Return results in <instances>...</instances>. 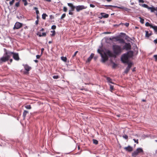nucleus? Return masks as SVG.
I'll list each match as a JSON object with an SVG mask.
<instances>
[{
  "mask_svg": "<svg viewBox=\"0 0 157 157\" xmlns=\"http://www.w3.org/2000/svg\"><path fill=\"white\" fill-rule=\"evenodd\" d=\"M113 49L114 54L109 51H108L106 52L107 55L110 57H116V56L120 54L122 50L121 46L116 45L113 46Z\"/></svg>",
  "mask_w": 157,
  "mask_h": 157,
  "instance_id": "nucleus-1",
  "label": "nucleus"
},
{
  "mask_svg": "<svg viewBox=\"0 0 157 157\" xmlns=\"http://www.w3.org/2000/svg\"><path fill=\"white\" fill-rule=\"evenodd\" d=\"M5 54L4 56L1 57L0 59V64L3 62H5L8 61L10 59V53H9V51L7 50L6 48L4 49Z\"/></svg>",
  "mask_w": 157,
  "mask_h": 157,
  "instance_id": "nucleus-2",
  "label": "nucleus"
},
{
  "mask_svg": "<svg viewBox=\"0 0 157 157\" xmlns=\"http://www.w3.org/2000/svg\"><path fill=\"white\" fill-rule=\"evenodd\" d=\"M144 152V151L142 148H138L132 153V156L133 157H136L139 154H143Z\"/></svg>",
  "mask_w": 157,
  "mask_h": 157,
  "instance_id": "nucleus-3",
  "label": "nucleus"
},
{
  "mask_svg": "<svg viewBox=\"0 0 157 157\" xmlns=\"http://www.w3.org/2000/svg\"><path fill=\"white\" fill-rule=\"evenodd\" d=\"M129 58L128 53L124 54L121 57V60L124 63H128Z\"/></svg>",
  "mask_w": 157,
  "mask_h": 157,
  "instance_id": "nucleus-4",
  "label": "nucleus"
},
{
  "mask_svg": "<svg viewBox=\"0 0 157 157\" xmlns=\"http://www.w3.org/2000/svg\"><path fill=\"white\" fill-rule=\"evenodd\" d=\"M9 53H10V58L12 55H13V59L16 60L18 61L19 60L20 58L18 53H14L13 52L9 51Z\"/></svg>",
  "mask_w": 157,
  "mask_h": 157,
  "instance_id": "nucleus-5",
  "label": "nucleus"
},
{
  "mask_svg": "<svg viewBox=\"0 0 157 157\" xmlns=\"http://www.w3.org/2000/svg\"><path fill=\"white\" fill-rule=\"evenodd\" d=\"M87 7L85 6L84 5H78V6H76V10L77 12H79L81 10H83L86 9Z\"/></svg>",
  "mask_w": 157,
  "mask_h": 157,
  "instance_id": "nucleus-6",
  "label": "nucleus"
},
{
  "mask_svg": "<svg viewBox=\"0 0 157 157\" xmlns=\"http://www.w3.org/2000/svg\"><path fill=\"white\" fill-rule=\"evenodd\" d=\"M105 7H113L114 8H120V9H121L123 10H124L126 11H128V10H129V9H128L127 8H126L124 7V6H122L121 7H118V6H112V5H105Z\"/></svg>",
  "mask_w": 157,
  "mask_h": 157,
  "instance_id": "nucleus-7",
  "label": "nucleus"
},
{
  "mask_svg": "<svg viewBox=\"0 0 157 157\" xmlns=\"http://www.w3.org/2000/svg\"><path fill=\"white\" fill-rule=\"evenodd\" d=\"M23 25L22 23L17 22L15 23V24L13 28V29H19L21 28Z\"/></svg>",
  "mask_w": 157,
  "mask_h": 157,
  "instance_id": "nucleus-8",
  "label": "nucleus"
},
{
  "mask_svg": "<svg viewBox=\"0 0 157 157\" xmlns=\"http://www.w3.org/2000/svg\"><path fill=\"white\" fill-rule=\"evenodd\" d=\"M101 57L102 58V61L103 62H105L108 59V57L107 55L105 54L103 55L102 54H101Z\"/></svg>",
  "mask_w": 157,
  "mask_h": 157,
  "instance_id": "nucleus-9",
  "label": "nucleus"
},
{
  "mask_svg": "<svg viewBox=\"0 0 157 157\" xmlns=\"http://www.w3.org/2000/svg\"><path fill=\"white\" fill-rule=\"evenodd\" d=\"M128 63V66L126 69V70L124 71L125 73L126 74H127L130 70V69L131 68L132 65V63Z\"/></svg>",
  "mask_w": 157,
  "mask_h": 157,
  "instance_id": "nucleus-10",
  "label": "nucleus"
},
{
  "mask_svg": "<svg viewBox=\"0 0 157 157\" xmlns=\"http://www.w3.org/2000/svg\"><path fill=\"white\" fill-rule=\"evenodd\" d=\"M124 149L126 151L128 152H131L133 150V148L130 146H128V147H125Z\"/></svg>",
  "mask_w": 157,
  "mask_h": 157,
  "instance_id": "nucleus-11",
  "label": "nucleus"
},
{
  "mask_svg": "<svg viewBox=\"0 0 157 157\" xmlns=\"http://www.w3.org/2000/svg\"><path fill=\"white\" fill-rule=\"evenodd\" d=\"M124 48L127 50H129L131 49V45L130 43H126L124 46Z\"/></svg>",
  "mask_w": 157,
  "mask_h": 157,
  "instance_id": "nucleus-12",
  "label": "nucleus"
},
{
  "mask_svg": "<svg viewBox=\"0 0 157 157\" xmlns=\"http://www.w3.org/2000/svg\"><path fill=\"white\" fill-rule=\"evenodd\" d=\"M25 70L27 71H29L31 69V67L29 66L28 64L23 65Z\"/></svg>",
  "mask_w": 157,
  "mask_h": 157,
  "instance_id": "nucleus-13",
  "label": "nucleus"
},
{
  "mask_svg": "<svg viewBox=\"0 0 157 157\" xmlns=\"http://www.w3.org/2000/svg\"><path fill=\"white\" fill-rule=\"evenodd\" d=\"M67 5L71 7V10L74 11L75 10V9H76V6H74L71 3H68Z\"/></svg>",
  "mask_w": 157,
  "mask_h": 157,
  "instance_id": "nucleus-14",
  "label": "nucleus"
},
{
  "mask_svg": "<svg viewBox=\"0 0 157 157\" xmlns=\"http://www.w3.org/2000/svg\"><path fill=\"white\" fill-rule=\"evenodd\" d=\"M101 17H100V18H102V17L105 18H107L109 17V15L108 14H106L105 13H101Z\"/></svg>",
  "mask_w": 157,
  "mask_h": 157,
  "instance_id": "nucleus-15",
  "label": "nucleus"
},
{
  "mask_svg": "<svg viewBox=\"0 0 157 157\" xmlns=\"http://www.w3.org/2000/svg\"><path fill=\"white\" fill-rule=\"evenodd\" d=\"M152 11L151 10V12H154L155 14V15L157 16V7L155 8V7H152Z\"/></svg>",
  "mask_w": 157,
  "mask_h": 157,
  "instance_id": "nucleus-16",
  "label": "nucleus"
},
{
  "mask_svg": "<svg viewBox=\"0 0 157 157\" xmlns=\"http://www.w3.org/2000/svg\"><path fill=\"white\" fill-rule=\"evenodd\" d=\"M141 6H142V7H143L144 8H147L148 9V10H151L152 11V7H149L147 5V4H143L141 5Z\"/></svg>",
  "mask_w": 157,
  "mask_h": 157,
  "instance_id": "nucleus-17",
  "label": "nucleus"
},
{
  "mask_svg": "<svg viewBox=\"0 0 157 157\" xmlns=\"http://www.w3.org/2000/svg\"><path fill=\"white\" fill-rule=\"evenodd\" d=\"M146 33L145 36L147 37H149L150 36L152 35V32H151L150 33H149L148 31H145Z\"/></svg>",
  "mask_w": 157,
  "mask_h": 157,
  "instance_id": "nucleus-18",
  "label": "nucleus"
},
{
  "mask_svg": "<svg viewBox=\"0 0 157 157\" xmlns=\"http://www.w3.org/2000/svg\"><path fill=\"white\" fill-rule=\"evenodd\" d=\"M106 78L108 82L111 83L113 84H114V83L112 82V79L110 77H106Z\"/></svg>",
  "mask_w": 157,
  "mask_h": 157,
  "instance_id": "nucleus-19",
  "label": "nucleus"
},
{
  "mask_svg": "<svg viewBox=\"0 0 157 157\" xmlns=\"http://www.w3.org/2000/svg\"><path fill=\"white\" fill-rule=\"evenodd\" d=\"M94 54L93 53H92L91 55H90V56L88 58L87 60V62H90L92 59L93 58V57L94 56Z\"/></svg>",
  "mask_w": 157,
  "mask_h": 157,
  "instance_id": "nucleus-20",
  "label": "nucleus"
},
{
  "mask_svg": "<svg viewBox=\"0 0 157 157\" xmlns=\"http://www.w3.org/2000/svg\"><path fill=\"white\" fill-rule=\"evenodd\" d=\"M37 35H38V36L39 37H41V36H46V33H42L41 34H40V33H38Z\"/></svg>",
  "mask_w": 157,
  "mask_h": 157,
  "instance_id": "nucleus-21",
  "label": "nucleus"
},
{
  "mask_svg": "<svg viewBox=\"0 0 157 157\" xmlns=\"http://www.w3.org/2000/svg\"><path fill=\"white\" fill-rule=\"evenodd\" d=\"M29 112L25 110L24 111L23 114V116L24 119H25V118L27 114Z\"/></svg>",
  "mask_w": 157,
  "mask_h": 157,
  "instance_id": "nucleus-22",
  "label": "nucleus"
},
{
  "mask_svg": "<svg viewBox=\"0 0 157 157\" xmlns=\"http://www.w3.org/2000/svg\"><path fill=\"white\" fill-rule=\"evenodd\" d=\"M117 41H119L121 43H124V40L123 39L118 38L116 39Z\"/></svg>",
  "mask_w": 157,
  "mask_h": 157,
  "instance_id": "nucleus-23",
  "label": "nucleus"
},
{
  "mask_svg": "<svg viewBox=\"0 0 157 157\" xmlns=\"http://www.w3.org/2000/svg\"><path fill=\"white\" fill-rule=\"evenodd\" d=\"M151 28L154 29L155 32L157 33V26L153 25Z\"/></svg>",
  "mask_w": 157,
  "mask_h": 157,
  "instance_id": "nucleus-24",
  "label": "nucleus"
},
{
  "mask_svg": "<svg viewBox=\"0 0 157 157\" xmlns=\"http://www.w3.org/2000/svg\"><path fill=\"white\" fill-rule=\"evenodd\" d=\"M61 59L64 62H67V58H66V57H64L63 56L61 57Z\"/></svg>",
  "mask_w": 157,
  "mask_h": 157,
  "instance_id": "nucleus-25",
  "label": "nucleus"
},
{
  "mask_svg": "<svg viewBox=\"0 0 157 157\" xmlns=\"http://www.w3.org/2000/svg\"><path fill=\"white\" fill-rule=\"evenodd\" d=\"M47 16H48V15L46 13H43L42 15V18L43 19L45 20Z\"/></svg>",
  "mask_w": 157,
  "mask_h": 157,
  "instance_id": "nucleus-26",
  "label": "nucleus"
},
{
  "mask_svg": "<svg viewBox=\"0 0 157 157\" xmlns=\"http://www.w3.org/2000/svg\"><path fill=\"white\" fill-rule=\"evenodd\" d=\"M120 25H125L126 26V27H128V26H129V23H121Z\"/></svg>",
  "mask_w": 157,
  "mask_h": 157,
  "instance_id": "nucleus-27",
  "label": "nucleus"
},
{
  "mask_svg": "<svg viewBox=\"0 0 157 157\" xmlns=\"http://www.w3.org/2000/svg\"><path fill=\"white\" fill-rule=\"evenodd\" d=\"M145 25L147 26H150L151 28H152V26L153 25L151 24H150L149 22H147L145 23Z\"/></svg>",
  "mask_w": 157,
  "mask_h": 157,
  "instance_id": "nucleus-28",
  "label": "nucleus"
},
{
  "mask_svg": "<svg viewBox=\"0 0 157 157\" xmlns=\"http://www.w3.org/2000/svg\"><path fill=\"white\" fill-rule=\"evenodd\" d=\"M34 9L36 10V14L37 15H38V14H39V11L38 10L37 8L36 7H34Z\"/></svg>",
  "mask_w": 157,
  "mask_h": 157,
  "instance_id": "nucleus-29",
  "label": "nucleus"
},
{
  "mask_svg": "<svg viewBox=\"0 0 157 157\" xmlns=\"http://www.w3.org/2000/svg\"><path fill=\"white\" fill-rule=\"evenodd\" d=\"M110 86V90L111 92H112L114 90L113 86L109 84Z\"/></svg>",
  "mask_w": 157,
  "mask_h": 157,
  "instance_id": "nucleus-30",
  "label": "nucleus"
},
{
  "mask_svg": "<svg viewBox=\"0 0 157 157\" xmlns=\"http://www.w3.org/2000/svg\"><path fill=\"white\" fill-rule=\"evenodd\" d=\"M51 33H52V34H51V36H55V33H56L55 31V30H53L52 31H51Z\"/></svg>",
  "mask_w": 157,
  "mask_h": 157,
  "instance_id": "nucleus-31",
  "label": "nucleus"
},
{
  "mask_svg": "<svg viewBox=\"0 0 157 157\" xmlns=\"http://www.w3.org/2000/svg\"><path fill=\"white\" fill-rule=\"evenodd\" d=\"M25 108L28 109H31V107L30 105H28L25 106Z\"/></svg>",
  "mask_w": 157,
  "mask_h": 157,
  "instance_id": "nucleus-32",
  "label": "nucleus"
},
{
  "mask_svg": "<svg viewBox=\"0 0 157 157\" xmlns=\"http://www.w3.org/2000/svg\"><path fill=\"white\" fill-rule=\"evenodd\" d=\"M23 2H24V5L26 6L28 4V2L26 0H22Z\"/></svg>",
  "mask_w": 157,
  "mask_h": 157,
  "instance_id": "nucleus-33",
  "label": "nucleus"
},
{
  "mask_svg": "<svg viewBox=\"0 0 157 157\" xmlns=\"http://www.w3.org/2000/svg\"><path fill=\"white\" fill-rule=\"evenodd\" d=\"M93 143L95 144H98V141L97 140L95 139L93 140Z\"/></svg>",
  "mask_w": 157,
  "mask_h": 157,
  "instance_id": "nucleus-34",
  "label": "nucleus"
},
{
  "mask_svg": "<svg viewBox=\"0 0 157 157\" xmlns=\"http://www.w3.org/2000/svg\"><path fill=\"white\" fill-rule=\"evenodd\" d=\"M14 0H12L11 1H10L9 2L10 5V6H12L14 2Z\"/></svg>",
  "mask_w": 157,
  "mask_h": 157,
  "instance_id": "nucleus-35",
  "label": "nucleus"
},
{
  "mask_svg": "<svg viewBox=\"0 0 157 157\" xmlns=\"http://www.w3.org/2000/svg\"><path fill=\"white\" fill-rule=\"evenodd\" d=\"M123 137L124 138L128 140V136L126 135H124L123 136Z\"/></svg>",
  "mask_w": 157,
  "mask_h": 157,
  "instance_id": "nucleus-36",
  "label": "nucleus"
},
{
  "mask_svg": "<svg viewBox=\"0 0 157 157\" xmlns=\"http://www.w3.org/2000/svg\"><path fill=\"white\" fill-rule=\"evenodd\" d=\"M66 16V14L64 13L62 14L61 17V19H62L64 18Z\"/></svg>",
  "mask_w": 157,
  "mask_h": 157,
  "instance_id": "nucleus-37",
  "label": "nucleus"
},
{
  "mask_svg": "<svg viewBox=\"0 0 157 157\" xmlns=\"http://www.w3.org/2000/svg\"><path fill=\"white\" fill-rule=\"evenodd\" d=\"M140 22L141 23L143 24L144 23V20L141 18V17H140Z\"/></svg>",
  "mask_w": 157,
  "mask_h": 157,
  "instance_id": "nucleus-38",
  "label": "nucleus"
},
{
  "mask_svg": "<svg viewBox=\"0 0 157 157\" xmlns=\"http://www.w3.org/2000/svg\"><path fill=\"white\" fill-rule=\"evenodd\" d=\"M53 78L54 79H58L59 78L58 75H54L53 76Z\"/></svg>",
  "mask_w": 157,
  "mask_h": 157,
  "instance_id": "nucleus-39",
  "label": "nucleus"
},
{
  "mask_svg": "<svg viewBox=\"0 0 157 157\" xmlns=\"http://www.w3.org/2000/svg\"><path fill=\"white\" fill-rule=\"evenodd\" d=\"M15 6L17 7H18L19 6H20V3L19 2H17V3H16L15 4Z\"/></svg>",
  "mask_w": 157,
  "mask_h": 157,
  "instance_id": "nucleus-40",
  "label": "nucleus"
},
{
  "mask_svg": "<svg viewBox=\"0 0 157 157\" xmlns=\"http://www.w3.org/2000/svg\"><path fill=\"white\" fill-rule=\"evenodd\" d=\"M67 9L66 7H64L63 8V10L65 12H66L67 11Z\"/></svg>",
  "mask_w": 157,
  "mask_h": 157,
  "instance_id": "nucleus-41",
  "label": "nucleus"
},
{
  "mask_svg": "<svg viewBox=\"0 0 157 157\" xmlns=\"http://www.w3.org/2000/svg\"><path fill=\"white\" fill-rule=\"evenodd\" d=\"M51 28L53 29H55L56 28V26L55 25H53L52 26Z\"/></svg>",
  "mask_w": 157,
  "mask_h": 157,
  "instance_id": "nucleus-42",
  "label": "nucleus"
},
{
  "mask_svg": "<svg viewBox=\"0 0 157 157\" xmlns=\"http://www.w3.org/2000/svg\"><path fill=\"white\" fill-rule=\"evenodd\" d=\"M133 140L134 141L135 143H136L137 144H138L139 143L138 140V139L136 140L135 139H134Z\"/></svg>",
  "mask_w": 157,
  "mask_h": 157,
  "instance_id": "nucleus-43",
  "label": "nucleus"
},
{
  "mask_svg": "<svg viewBox=\"0 0 157 157\" xmlns=\"http://www.w3.org/2000/svg\"><path fill=\"white\" fill-rule=\"evenodd\" d=\"M78 52V51H77L75 52L74 54V55L73 56H72L73 58H74V57L76 56V55L77 54Z\"/></svg>",
  "mask_w": 157,
  "mask_h": 157,
  "instance_id": "nucleus-44",
  "label": "nucleus"
},
{
  "mask_svg": "<svg viewBox=\"0 0 157 157\" xmlns=\"http://www.w3.org/2000/svg\"><path fill=\"white\" fill-rule=\"evenodd\" d=\"M42 55L41 54V55H37L36 56V58L37 59H39L40 57Z\"/></svg>",
  "mask_w": 157,
  "mask_h": 157,
  "instance_id": "nucleus-45",
  "label": "nucleus"
},
{
  "mask_svg": "<svg viewBox=\"0 0 157 157\" xmlns=\"http://www.w3.org/2000/svg\"><path fill=\"white\" fill-rule=\"evenodd\" d=\"M73 11L71 10H69V14L70 15H72L73 14V13L72 12Z\"/></svg>",
  "mask_w": 157,
  "mask_h": 157,
  "instance_id": "nucleus-46",
  "label": "nucleus"
},
{
  "mask_svg": "<svg viewBox=\"0 0 157 157\" xmlns=\"http://www.w3.org/2000/svg\"><path fill=\"white\" fill-rule=\"evenodd\" d=\"M117 66V65L115 64V63H113V68H115L116 66Z\"/></svg>",
  "mask_w": 157,
  "mask_h": 157,
  "instance_id": "nucleus-47",
  "label": "nucleus"
},
{
  "mask_svg": "<svg viewBox=\"0 0 157 157\" xmlns=\"http://www.w3.org/2000/svg\"><path fill=\"white\" fill-rule=\"evenodd\" d=\"M154 57L155 58V60H157V55H154Z\"/></svg>",
  "mask_w": 157,
  "mask_h": 157,
  "instance_id": "nucleus-48",
  "label": "nucleus"
},
{
  "mask_svg": "<svg viewBox=\"0 0 157 157\" xmlns=\"http://www.w3.org/2000/svg\"><path fill=\"white\" fill-rule=\"evenodd\" d=\"M90 6L91 7L94 8L95 7V6L93 4H90Z\"/></svg>",
  "mask_w": 157,
  "mask_h": 157,
  "instance_id": "nucleus-49",
  "label": "nucleus"
},
{
  "mask_svg": "<svg viewBox=\"0 0 157 157\" xmlns=\"http://www.w3.org/2000/svg\"><path fill=\"white\" fill-rule=\"evenodd\" d=\"M139 2L140 3H144V0H139Z\"/></svg>",
  "mask_w": 157,
  "mask_h": 157,
  "instance_id": "nucleus-50",
  "label": "nucleus"
},
{
  "mask_svg": "<svg viewBox=\"0 0 157 157\" xmlns=\"http://www.w3.org/2000/svg\"><path fill=\"white\" fill-rule=\"evenodd\" d=\"M44 50V48H42L41 49V55L42 54Z\"/></svg>",
  "mask_w": 157,
  "mask_h": 157,
  "instance_id": "nucleus-51",
  "label": "nucleus"
},
{
  "mask_svg": "<svg viewBox=\"0 0 157 157\" xmlns=\"http://www.w3.org/2000/svg\"><path fill=\"white\" fill-rule=\"evenodd\" d=\"M38 22H39V21H38V19H37V20H36V21L35 23H36V25H37L38 24Z\"/></svg>",
  "mask_w": 157,
  "mask_h": 157,
  "instance_id": "nucleus-52",
  "label": "nucleus"
},
{
  "mask_svg": "<svg viewBox=\"0 0 157 157\" xmlns=\"http://www.w3.org/2000/svg\"><path fill=\"white\" fill-rule=\"evenodd\" d=\"M154 42L155 43L157 44V39L155 40Z\"/></svg>",
  "mask_w": 157,
  "mask_h": 157,
  "instance_id": "nucleus-53",
  "label": "nucleus"
},
{
  "mask_svg": "<svg viewBox=\"0 0 157 157\" xmlns=\"http://www.w3.org/2000/svg\"><path fill=\"white\" fill-rule=\"evenodd\" d=\"M44 29L43 28H42L41 30H40V31H44Z\"/></svg>",
  "mask_w": 157,
  "mask_h": 157,
  "instance_id": "nucleus-54",
  "label": "nucleus"
},
{
  "mask_svg": "<svg viewBox=\"0 0 157 157\" xmlns=\"http://www.w3.org/2000/svg\"><path fill=\"white\" fill-rule=\"evenodd\" d=\"M34 61L36 63H38V60H34Z\"/></svg>",
  "mask_w": 157,
  "mask_h": 157,
  "instance_id": "nucleus-55",
  "label": "nucleus"
},
{
  "mask_svg": "<svg viewBox=\"0 0 157 157\" xmlns=\"http://www.w3.org/2000/svg\"><path fill=\"white\" fill-rule=\"evenodd\" d=\"M98 52L99 53H100V54H101V52H100L101 51H100V49H98Z\"/></svg>",
  "mask_w": 157,
  "mask_h": 157,
  "instance_id": "nucleus-56",
  "label": "nucleus"
},
{
  "mask_svg": "<svg viewBox=\"0 0 157 157\" xmlns=\"http://www.w3.org/2000/svg\"><path fill=\"white\" fill-rule=\"evenodd\" d=\"M13 61V59H10V63H11Z\"/></svg>",
  "mask_w": 157,
  "mask_h": 157,
  "instance_id": "nucleus-57",
  "label": "nucleus"
},
{
  "mask_svg": "<svg viewBox=\"0 0 157 157\" xmlns=\"http://www.w3.org/2000/svg\"><path fill=\"white\" fill-rule=\"evenodd\" d=\"M110 33L109 32H105V34H109Z\"/></svg>",
  "mask_w": 157,
  "mask_h": 157,
  "instance_id": "nucleus-58",
  "label": "nucleus"
},
{
  "mask_svg": "<svg viewBox=\"0 0 157 157\" xmlns=\"http://www.w3.org/2000/svg\"><path fill=\"white\" fill-rule=\"evenodd\" d=\"M112 0H106L108 2H110L112 1Z\"/></svg>",
  "mask_w": 157,
  "mask_h": 157,
  "instance_id": "nucleus-59",
  "label": "nucleus"
},
{
  "mask_svg": "<svg viewBox=\"0 0 157 157\" xmlns=\"http://www.w3.org/2000/svg\"><path fill=\"white\" fill-rule=\"evenodd\" d=\"M52 43V42L51 41H49L48 42V43H49V44H51V43Z\"/></svg>",
  "mask_w": 157,
  "mask_h": 157,
  "instance_id": "nucleus-60",
  "label": "nucleus"
},
{
  "mask_svg": "<svg viewBox=\"0 0 157 157\" xmlns=\"http://www.w3.org/2000/svg\"><path fill=\"white\" fill-rule=\"evenodd\" d=\"M78 149H80V147L79 146H78Z\"/></svg>",
  "mask_w": 157,
  "mask_h": 157,
  "instance_id": "nucleus-61",
  "label": "nucleus"
},
{
  "mask_svg": "<svg viewBox=\"0 0 157 157\" xmlns=\"http://www.w3.org/2000/svg\"><path fill=\"white\" fill-rule=\"evenodd\" d=\"M37 19H38V15H37Z\"/></svg>",
  "mask_w": 157,
  "mask_h": 157,
  "instance_id": "nucleus-62",
  "label": "nucleus"
},
{
  "mask_svg": "<svg viewBox=\"0 0 157 157\" xmlns=\"http://www.w3.org/2000/svg\"><path fill=\"white\" fill-rule=\"evenodd\" d=\"M142 101H146L145 100H143Z\"/></svg>",
  "mask_w": 157,
  "mask_h": 157,
  "instance_id": "nucleus-63",
  "label": "nucleus"
},
{
  "mask_svg": "<svg viewBox=\"0 0 157 157\" xmlns=\"http://www.w3.org/2000/svg\"><path fill=\"white\" fill-rule=\"evenodd\" d=\"M110 40H112V39L111 38H110Z\"/></svg>",
  "mask_w": 157,
  "mask_h": 157,
  "instance_id": "nucleus-64",
  "label": "nucleus"
}]
</instances>
